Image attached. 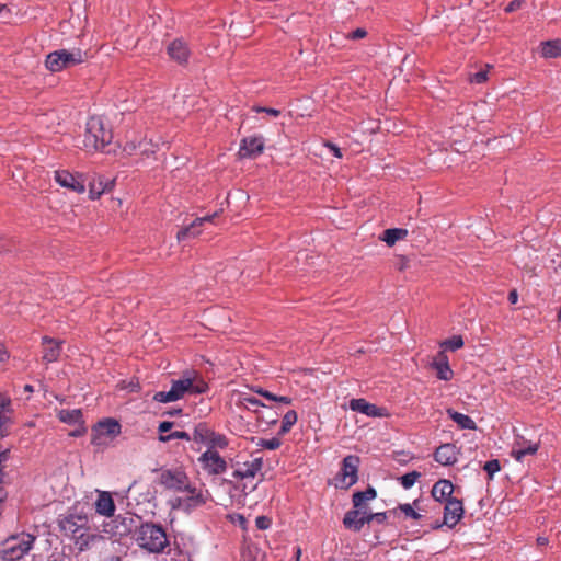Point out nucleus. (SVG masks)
<instances>
[{
    "mask_svg": "<svg viewBox=\"0 0 561 561\" xmlns=\"http://www.w3.org/2000/svg\"><path fill=\"white\" fill-rule=\"evenodd\" d=\"M517 299H518V295L515 290H512L510 294H508V300L511 304H516L517 302Z\"/></svg>",
    "mask_w": 561,
    "mask_h": 561,
    "instance_id": "bf43d9fd",
    "label": "nucleus"
},
{
    "mask_svg": "<svg viewBox=\"0 0 561 561\" xmlns=\"http://www.w3.org/2000/svg\"><path fill=\"white\" fill-rule=\"evenodd\" d=\"M172 422L164 421L159 424L158 431L162 435L163 433L169 432L172 428Z\"/></svg>",
    "mask_w": 561,
    "mask_h": 561,
    "instance_id": "3c124183",
    "label": "nucleus"
},
{
    "mask_svg": "<svg viewBox=\"0 0 561 561\" xmlns=\"http://www.w3.org/2000/svg\"><path fill=\"white\" fill-rule=\"evenodd\" d=\"M80 426L81 427L79 430L73 431L70 435L71 436H81L85 432V428L82 425H80Z\"/></svg>",
    "mask_w": 561,
    "mask_h": 561,
    "instance_id": "052dcab7",
    "label": "nucleus"
},
{
    "mask_svg": "<svg viewBox=\"0 0 561 561\" xmlns=\"http://www.w3.org/2000/svg\"><path fill=\"white\" fill-rule=\"evenodd\" d=\"M3 11H8L7 5H5V4H1V3H0V14H1Z\"/></svg>",
    "mask_w": 561,
    "mask_h": 561,
    "instance_id": "774afa93",
    "label": "nucleus"
},
{
    "mask_svg": "<svg viewBox=\"0 0 561 561\" xmlns=\"http://www.w3.org/2000/svg\"><path fill=\"white\" fill-rule=\"evenodd\" d=\"M417 504H419V501H417V500H415V501L413 502V504H409V503L400 504V505L398 506V510H400V511H401V512H402L407 517H410V518H412V519L417 520V519H420V518H421V516H422L419 512H416V511L414 510V506H416V507H417Z\"/></svg>",
    "mask_w": 561,
    "mask_h": 561,
    "instance_id": "e433bc0d",
    "label": "nucleus"
},
{
    "mask_svg": "<svg viewBox=\"0 0 561 561\" xmlns=\"http://www.w3.org/2000/svg\"><path fill=\"white\" fill-rule=\"evenodd\" d=\"M483 469L486 471L488 477L491 480L493 476L501 470V466L497 459H493L486 461Z\"/></svg>",
    "mask_w": 561,
    "mask_h": 561,
    "instance_id": "a19ab883",
    "label": "nucleus"
},
{
    "mask_svg": "<svg viewBox=\"0 0 561 561\" xmlns=\"http://www.w3.org/2000/svg\"><path fill=\"white\" fill-rule=\"evenodd\" d=\"M431 366L436 370V376L440 380L448 381L454 376L449 363L436 364L432 362Z\"/></svg>",
    "mask_w": 561,
    "mask_h": 561,
    "instance_id": "473e14b6",
    "label": "nucleus"
},
{
    "mask_svg": "<svg viewBox=\"0 0 561 561\" xmlns=\"http://www.w3.org/2000/svg\"><path fill=\"white\" fill-rule=\"evenodd\" d=\"M134 540L140 549L153 554L163 553L170 545L165 529L152 522L137 526Z\"/></svg>",
    "mask_w": 561,
    "mask_h": 561,
    "instance_id": "7ed1b4c3",
    "label": "nucleus"
},
{
    "mask_svg": "<svg viewBox=\"0 0 561 561\" xmlns=\"http://www.w3.org/2000/svg\"><path fill=\"white\" fill-rule=\"evenodd\" d=\"M359 466V457L355 455H348L343 459L341 476L345 486H351L357 482V472Z\"/></svg>",
    "mask_w": 561,
    "mask_h": 561,
    "instance_id": "dca6fc26",
    "label": "nucleus"
},
{
    "mask_svg": "<svg viewBox=\"0 0 561 561\" xmlns=\"http://www.w3.org/2000/svg\"><path fill=\"white\" fill-rule=\"evenodd\" d=\"M253 111L260 113V112H264L271 116H274V117H277L280 115V111L279 110H276V108H271V107H261V106H256V107H253Z\"/></svg>",
    "mask_w": 561,
    "mask_h": 561,
    "instance_id": "a18cd8bd",
    "label": "nucleus"
},
{
    "mask_svg": "<svg viewBox=\"0 0 561 561\" xmlns=\"http://www.w3.org/2000/svg\"><path fill=\"white\" fill-rule=\"evenodd\" d=\"M85 53L80 49H59L47 55L45 66L53 72H58L84 61Z\"/></svg>",
    "mask_w": 561,
    "mask_h": 561,
    "instance_id": "423d86ee",
    "label": "nucleus"
},
{
    "mask_svg": "<svg viewBox=\"0 0 561 561\" xmlns=\"http://www.w3.org/2000/svg\"><path fill=\"white\" fill-rule=\"evenodd\" d=\"M433 363H436V364L448 363V358L445 354V350L438 352V354L434 357Z\"/></svg>",
    "mask_w": 561,
    "mask_h": 561,
    "instance_id": "603ef678",
    "label": "nucleus"
},
{
    "mask_svg": "<svg viewBox=\"0 0 561 561\" xmlns=\"http://www.w3.org/2000/svg\"><path fill=\"white\" fill-rule=\"evenodd\" d=\"M325 146L331 150V152L334 154V157L342 158L341 149L337 146H335L334 144H331V142H327Z\"/></svg>",
    "mask_w": 561,
    "mask_h": 561,
    "instance_id": "5fc2aeb1",
    "label": "nucleus"
},
{
    "mask_svg": "<svg viewBox=\"0 0 561 561\" xmlns=\"http://www.w3.org/2000/svg\"><path fill=\"white\" fill-rule=\"evenodd\" d=\"M55 180L59 185L70 188L73 192L83 193L85 191L83 182L66 170L56 171Z\"/></svg>",
    "mask_w": 561,
    "mask_h": 561,
    "instance_id": "4be33fe9",
    "label": "nucleus"
},
{
    "mask_svg": "<svg viewBox=\"0 0 561 561\" xmlns=\"http://www.w3.org/2000/svg\"><path fill=\"white\" fill-rule=\"evenodd\" d=\"M463 505L458 499H448L444 508L443 524L448 528H454L463 516Z\"/></svg>",
    "mask_w": 561,
    "mask_h": 561,
    "instance_id": "2eb2a0df",
    "label": "nucleus"
},
{
    "mask_svg": "<svg viewBox=\"0 0 561 561\" xmlns=\"http://www.w3.org/2000/svg\"><path fill=\"white\" fill-rule=\"evenodd\" d=\"M137 529L136 519L133 515H117L102 525V531L111 537L123 538Z\"/></svg>",
    "mask_w": 561,
    "mask_h": 561,
    "instance_id": "6e6552de",
    "label": "nucleus"
},
{
    "mask_svg": "<svg viewBox=\"0 0 561 561\" xmlns=\"http://www.w3.org/2000/svg\"><path fill=\"white\" fill-rule=\"evenodd\" d=\"M447 414L449 415V417L455 423H457V425L460 428H463V430H476V422L469 415L459 413V412L454 411L451 409L447 410Z\"/></svg>",
    "mask_w": 561,
    "mask_h": 561,
    "instance_id": "c756f323",
    "label": "nucleus"
},
{
    "mask_svg": "<svg viewBox=\"0 0 561 561\" xmlns=\"http://www.w3.org/2000/svg\"><path fill=\"white\" fill-rule=\"evenodd\" d=\"M112 139V130L101 117L92 116L88 119L83 139V147L87 151L103 150Z\"/></svg>",
    "mask_w": 561,
    "mask_h": 561,
    "instance_id": "20e7f679",
    "label": "nucleus"
},
{
    "mask_svg": "<svg viewBox=\"0 0 561 561\" xmlns=\"http://www.w3.org/2000/svg\"><path fill=\"white\" fill-rule=\"evenodd\" d=\"M160 484L165 489L174 491H184L188 488L187 477L182 471H162L160 474Z\"/></svg>",
    "mask_w": 561,
    "mask_h": 561,
    "instance_id": "4468645a",
    "label": "nucleus"
},
{
    "mask_svg": "<svg viewBox=\"0 0 561 561\" xmlns=\"http://www.w3.org/2000/svg\"><path fill=\"white\" fill-rule=\"evenodd\" d=\"M408 236V230L401 228H391L383 231L380 238L389 247L393 245L398 240L404 239Z\"/></svg>",
    "mask_w": 561,
    "mask_h": 561,
    "instance_id": "7c9ffc66",
    "label": "nucleus"
},
{
    "mask_svg": "<svg viewBox=\"0 0 561 561\" xmlns=\"http://www.w3.org/2000/svg\"><path fill=\"white\" fill-rule=\"evenodd\" d=\"M264 140L260 136L244 138L241 142L239 154L241 158H255L263 152Z\"/></svg>",
    "mask_w": 561,
    "mask_h": 561,
    "instance_id": "f3484780",
    "label": "nucleus"
},
{
    "mask_svg": "<svg viewBox=\"0 0 561 561\" xmlns=\"http://www.w3.org/2000/svg\"><path fill=\"white\" fill-rule=\"evenodd\" d=\"M42 345H43L42 360L45 364H50V363L58 360L60 353H61V342L60 341L54 340L49 336H43Z\"/></svg>",
    "mask_w": 561,
    "mask_h": 561,
    "instance_id": "aec40b11",
    "label": "nucleus"
},
{
    "mask_svg": "<svg viewBox=\"0 0 561 561\" xmlns=\"http://www.w3.org/2000/svg\"><path fill=\"white\" fill-rule=\"evenodd\" d=\"M488 69L489 66H486V69L480 70L472 76H470V82L481 84L484 83L488 80Z\"/></svg>",
    "mask_w": 561,
    "mask_h": 561,
    "instance_id": "79ce46f5",
    "label": "nucleus"
},
{
    "mask_svg": "<svg viewBox=\"0 0 561 561\" xmlns=\"http://www.w3.org/2000/svg\"><path fill=\"white\" fill-rule=\"evenodd\" d=\"M420 477L421 473L419 471H411L403 474L399 480L403 489L409 490L414 485Z\"/></svg>",
    "mask_w": 561,
    "mask_h": 561,
    "instance_id": "58836bf2",
    "label": "nucleus"
},
{
    "mask_svg": "<svg viewBox=\"0 0 561 561\" xmlns=\"http://www.w3.org/2000/svg\"><path fill=\"white\" fill-rule=\"evenodd\" d=\"M350 408L351 410L363 413L367 416L382 417L387 415L385 408L371 404L365 399H352L350 401Z\"/></svg>",
    "mask_w": 561,
    "mask_h": 561,
    "instance_id": "412c9836",
    "label": "nucleus"
},
{
    "mask_svg": "<svg viewBox=\"0 0 561 561\" xmlns=\"http://www.w3.org/2000/svg\"><path fill=\"white\" fill-rule=\"evenodd\" d=\"M280 444L282 442L279 438L273 437L271 439H262L260 445L266 449L275 450L279 448Z\"/></svg>",
    "mask_w": 561,
    "mask_h": 561,
    "instance_id": "37998d69",
    "label": "nucleus"
},
{
    "mask_svg": "<svg viewBox=\"0 0 561 561\" xmlns=\"http://www.w3.org/2000/svg\"><path fill=\"white\" fill-rule=\"evenodd\" d=\"M541 56L543 58H557L561 56V41L552 39L541 43Z\"/></svg>",
    "mask_w": 561,
    "mask_h": 561,
    "instance_id": "c85d7f7f",
    "label": "nucleus"
},
{
    "mask_svg": "<svg viewBox=\"0 0 561 561\" xmlns=\"http://www.w3.org/2000/svg\"><path fill=\"white\" fill-rule=\"evenodd\" d=\"M198 462L202 469L210 476H218L227 470L226 460L215 448H208L198 458Z\"/></svg>",
    "mask_w": 561,
    "mask_h": 561,
    "instance_id": "9b49d317",
    "label": "nucleus"
},
{
    "mask_svg": "<svg viewBox=\"0 0 561 561\" xmlns=\"http://www.w3.org/2000/svg\"><path fill=\"white\" fill-rule=\"evenodd\" d=\"M159 148V144L148 138L147 134H136L135 131L126 135V142L123 146V151L129 156L140 154L142 157H150L156 153Z\"/></svg>",
    "mask_w": 561,
    "mask_h": 561,
    "instance_id": "0eeeda50",
    "label": "nucleus"
},
{
    "mask_svg": "<svg viewBox=\"0 0 561 561\" xmlns=\"http://www.w3.org/2000/svg\"><path fill=\"white\" fill-rule=\"evenodd\" d=\"M537 542L539 546H546L548 543V539L546 537H538Z\"/></svg>",
    "mask_w": 561,
    "mask_h": 561,
    "instance_id": "680f3d73",
    "label": "nucleus"
},
{
    "mask_svg": "<svg viewBox=\"0 0 561 561\" xmlns=\"http://www.w3.org/2000/svg\"><path fill=\"white\" fill-rule=\"evenodd\" d=\"M520 4H522L520 0H514L508 3V5L506 7V11L513 12V11L517 10L520 7Z\"/></svg>",
    "mask_w": 561,
    "mask_h": 561,
    "instance_id": "4d7b16f0",
    "label": "nucleus"
},
{
    "mask_svg": "<svg viewBox=\"0 0 561 561\" xmlns=\"http://www.w3.org/2000/svg\"><path fill=\"white\" fill-rule=\"evenodd\" d=\"M108 183H104L103 180L90 183L89 194L91 199L99 198L107 188Z\"/></svg>",
    "mask_w": 561,
    "mask_h": 561,
    "instance_id": "c9c22d12",
    "label": "nucleus"
},
{
    "mask_svg": "<svg viewBox=\"0 0 561 561\" xmlns=\"http://www.w3.org/2000/svg\"><path fill=\"white\" fill-rule=\"evenodd\" d=\"M121 433V425L113 419L99 422L91 434V444L94 446H104L108 439L114 438Z\"/></svg>",
    "mask_w": 561,
    "mask_h": 561,
    "instance_id": "1a4fd4ad",
    "label": "nucleus"
},
{
    "mask_svg": "<svg viewBox=\"0 0 561 561\" xmlns=\"http://www.w3.org/2000/svg\"><path fill=\"white\" fill-rule=\"evenodd\" d=\"M159 439L161 442H170L172 439L191 440L192 439V435H190L185 431H174V432L170 433L169 435H160Z\"/></svg>",
    "mask_w": 561,
    "mask_h": 561,
    "instance_id": "ea45409f",
    "label": "nucleus"
},
{
    "mask_svg": "<svg viewBox=\"0 0 561 561\" xmlns=\"http://www.w3.org/2000/svg\"><path fill=\"white\" fill-rule=\"evenodd\" d=\"M60 531L71 539L76 548L87 551L96 541L103 539L102 535L91 531L90 518L85 513L70 512L59 519Z\"/></svg>",
    "mask_w": 561,
    "mask_h": 561,
    "instance_id": "f257e3e1",
    "label": "nucleus"
},
{
    "mask_svg": "<svg viewBox=\"0 0 561 561\" xmlns=\"http://www.w3.org/2000/svg\"><path fill=\"white\" fill-rule=\"evenodd\" d=\"M459 450L454 444H443L434 453V459L442 466H453L458 460Z\"/></svg>",
    "mask_w": 561,
    "mask_h": 561,
    "instance_id": "6ab92c4d",
    "label": "nucleus"
},
{
    "mask_svg": "<svg viewBox=\"0 0 561 561\" xmlns=\"http://www.w3.org/2000/svg\"><path fill=\"white\" fill-rule=\"evenodd\" d=\"M360 513H365V511H360V508L356 507L347 511L343 518L344 527L356 533L360 531L363 528V519H360Z\"/></svg>",
    "mask_w": 561,
    "mask_h": 561,
    "instance_id": "a878e982",
    "label": "nucleus"
},
{
    "mask_svg": "<svg viewBox=\"0 0 561 561\" xmlns=\"http://www.w3.org/2000/svg\"><path fill=\"white\" fill-rule=\"evenodd\" d=\"M370 518H373V522H377L378 524H383L387 520V513L386 512L374 513V515H371Z\"/></svg>",
    "mask_w": 561,
    "mask_h": 561,
    "instance_id": "09e8293b",
    "label": "nucleus"
},
{
    "mask_svg": "<svg viewBox=\"0 0 561 561\" xmlns=\"http://www.w3.org/2000/svg\"><path fill=\"white\" fill-rule=\"evenodd\" d=\"M297 419H298V416H297L296 411H294V410L287 411L283 417L279 433L280 434L288 433L290 431V428L293 427V425L297 422Z\"/></svg>",
    "mask_w": 561,
    "mask_h": 561,
    "instance_id": "72a5a7b5",
    "label": "nucleus"
},
{
    "mask_svg": "<svg viewBox=\"0 0 561 561\" xmlns=\"http://www.w3.org/2000/svg\"><path fill=\"white\" fill-rule=\"evenodd\" d=\"M11 399L0 393V430L9 422V414L12 413Z\"/></svg>",
    "mask_w": 561,
    "mask_h": 561,
    "instance_id": "2f4dec72",
    "label": "nucleus"
},
{
    "mask_svg": "<svg viewBox=\"0 0 561 561\" xmlns=\"http://www.w3.org/2000/svg\"><path fill=\"white\" fill-rule=\"evenodd\" d=\"M167 51L170 58L179 64L187 62L190 57V49L186 43L180 38L172 41L169 44Z\"/></svg>",
    "mask_w": 561,
    "mask_h": 561,
    "instance_id": "5701e85b",
    "label": "nucleus"
},
{
    "mask_svg": "<svg viewBox=\"0 0 561 561\" xmlns=\"http://www.w3.org/2000/svg\"><path fill=\"white\" fill-rule=\"evenodd\" d=\"M98 499L94 503L95 512L104 517H113L116 506L112 494L107 491L96 490Z\"/></svg>",
    "mask_w": 561,
    "mask_h": 561,
    "instance_id": "a211bd4d",
    "label": "nucleus"
},
{
    "mask_svg": "<svg viewBox=\"0 0 561 561\" xmlns=\"http://www.w3.org/2000/svg\"><path fill=\"white\" fill-rule=\"evenodd\" d=\"M463 346V340L460 335H454L450 339H447L440 342V347L449 351H457Z\"/></svg>",
    "mask_w": 561,
    "mask_h": 561,
    "instance_id": "4c0bfd02",
    "label": "nucleus"
},
{
    "mask_svg": "<svg viewBox=\"0 0 561 561\" xmlns=\"http://www.w3.org/2000/svg\"><path fill=\"white\" fill-rule=\"evenodd\" d=\"M256 392H257L259 394H261L262 397H264V398H266V399L271 400V401H275V400H276V396H275V394H273L272 392L267 391V390H264V389H261V388H260V389H257V390H256Z\"/></svg>",
    "mask_w": 561,
    "mask_h": 561,
    "instance_id": "6e6d98bb",
    "label": "nucleus"
},
{
    "mask_svg": "<svg viewBox=\"0 0 561 561\" xmlns=\"http://www.w3.org/2000/svg\"><path fill=\"white\" fill-rule=\"evenodd\" d=\"M233 468L232 477L237 480L254 478L263 468L262 457L251 456L245 461H236L231 465Z\"/></svg>",
    "mask_w": 561,
    "mask_h": 561,
    "instance_id": "f8f14e48",
    "label": "nucleus"
},
{
    "mask_svg": "<svg viewBox=\"0 0 561 561\" xmlns=\"http://www.w3.org/2000/svg\"><path fill=\"white\" fill-rule=\"evenodd\" d=\"M184 492H187V500L191 502L190 505L197 506L206 502V499L204 497L201 490H196L195 488H191L188 485Z\"/></svg>",
    "mask_w": 561,
    "mask_h": 561,
    "instance_id": "f704fd0d",
    "label": "nucleus"
},
{
    "mask_svg": "<svg viewBox=\"0 0 561 561\" xmlns=\"http://www.w3.org/2000/svg\"><path fill=\"white\" fill-rule=\"evenodd\" d=\"M275 401L284 403V404H290L293 402L291 398L290 397H286V396H280V397L276 396V400Z\"/></svg>",
    "mask_w": 561,
    "mask_h": 561,
    "instance_id": "13d9d810",
    "label": "nucleus"
},
{
    "mask_svg": "<svg viewBox=\"0 0 561 561\" xmlns=\"http://www.w3.org/2000/svg\"><path fill=\"white\" fill-rule=\"evenodd\" d=\"M60 422L69 425H83L82 411L80 409H61L57 412Z\"/></svg>",
    "mask_w": 561,
    "mask_h": 561,
    "instance_id": "cd10ccee",
    "label": "nucleus"
},
{
    "mask_svg": "<svg viewBox=\"0 0 561 561\" xmlns=\"http://www.w3.org/2000/svg\"><path fill=\"white\" fill-rule=\"evenodd\" d=\"M105 561H122V558L118 556H111Z\"/></svg>",
    "mask_w": 561,
    "mask_h": 561,
    "instance_id": "e2e57ef3",
    "label": "nucleus"
},
{
    "mask_svg": "<svg viewBox=\"0 0 561 561\" xmlns=\"http://www.w3.org/2000/svg\"><path fill=\"white\" fill-rule=\"evenodd\" d=\"M377 492L374 488L368 486L363 492H355L352 496L353 506L356 508H360V511H365L368 506L367 502L376 499Z\"/></svg>",
    "mask_w": 561,
    "mask_h": 561,
    "instance_id": "bb28decb",
    "label": "nucleus"
},
{
    "mask_svg": "<svg viewBox=\"0 0 561 561\" xmlns=\"http://www.w3.org/2000/svg\"><path fill=\"white\" fill-rule=\"evenodd\" d=\"M192 439L195 443L207 446L208 448H225L228 445V440L224 435L214 432L205 423H199L195 426Z\"/></svg>",
    "mask_w": 561,
    "mask_h": 561,
    "instance_id": "9d476101",
    "label": "nucleus"
},
{
    "mask_svg": "<svg viewBox=\"0 0 561 561\" xmlns=\"http://www.w3.org/2000/svg\"><path fill=\"white\" fill-rule=\"evenodd\" d=\"M24 390H25L26 392H33V391H34V389H33V387H32L31 385H26V386L24 387Z\"/></svg>",
    "mask_w": 561,
    "mask_h": 561,
    "instance_id": "0e129e2a",
    "label": "nucleus"
},
{
    "mask_svg": "<svg viewBox=\"0 0 561 561\" xmlns=\"http://www.w3.org/2000/svg\"><path fill=\"white\" fill-rule=\"evenodd\" d=\"M208 389L201 374L193 369L182 373L181 377L171 381L169 391H159L153 396V400L160 403L174 402L183 399L186 394H201Z\"/></svg>",
    "mask_w": 561,
    "mask_h": 561,
    "instance_id": "f03ea898",
    "label": "nucleus"
},
{
    "mask_svg": "<svg viewBox=\"0 0 561 561\" xmlns=\"http://www.w3.org/2000/svg\"><path fill=\"white\" fill-rule=\"evenodd\" d=\"M244 401L248 403V408L265 407L256 398H244Z\"/></svg>",
    "mask_w": 561,
    "mask_h": 561,
    "instance_id": "864d4df0",
    "label": "nucleus"
},
{
    "mask_svg": "<svg viewBox=\"0 0 561 561\" xmlns=\"http://www.w3.org/2000/svg\"><path fill=\"white\" fill-rule=\"evenodd\" d=\"M296 554H297V561H299V558L301 556V549L299 547L296 548Z\"/></svg>",
    "mask_w": 561,
    "mask_h": 561,
    "instance_id": "69168bd1",
    "label": "nucleus"
},
{
    "mask_svg": "<svg viewBox=\"0 0 561 561\" xmlns=\"http://www.w3.org/2000/svg\"><path fill=\"white\" fill-rule=\"evenodd\" d=\"M10 358V353L5 345L0 341V363H5Z\"/></svg>",
    "mask_w": 561,
    "mask_h": 561,
    "instance_id": "49530a36",
    "label": "nucleus"
},
{
    "mask_svg": "<svg viewBox=\"0 0 561 561\" xmlns=\"http://www.w3.org/2000/svg\"><path fill=\"white\" fill-rule=\"evenodd\" d=\"M454 492V484L449 480H439L437 481L431 491V494L435 501L438 502H447L448 499H453L451 494Z\"/></svg>",
    "mask_w": 561,
    "mask_h": 561,
    "instance_id": "393cba45",
    "label": "nucleus"
},
{
    "mask_svg": "<svg viewBox=\"0 0 561 561\" xmlns=\"http://www.w3.org/2000/svg\"><path fill=\"white\" fill-rule=\"evenodd\" d=\"M36 537L28 533L9 536L0 543V558L5 561H19L33 548Z\"/></svg>",
    "mask_w": 561,
    "mask_h": 561,
    "instance_id": "39448f33",
    "label": "nucleus"
},
{
    "mask_svg": "<svg viewBox=\"0 0 561 561\" xmlns=\"http://www.w3.org/2000/svg\"><path fill=\"white\" fill-rule=\"evenodd\" d=\"M366 34H367L366 30L356 28L348 35V37L352 39H359V38H364L366 36Z\"/></svg>",
    "mask_w": 561,
    "mask_h": 561,
    "instance_id": "de8ad7c7",
    "label": "nucleus"
},
{
    "mask_svg": "<svg viewBox=\"0 0 561 561\" xmlns=\"http://www.w3.org/2000/svg\"><path fill=\"white\" fill-rule=\"evenodd\" d=\"M371 515H374V513L369 512L368 506L365 508V513H360V519H363V526L365 524L373 523V518H370Z\"/></svg>",
    "mask_w": 561,
    "mask_h": 561,
    "instance_id": "8fccbe9b",
    "label": "nucleus"
},
{
    "mask_svg": "<svg viewBox=\"0 0 561 561\" xmlns=\"http://www.w3.org/2000/svg\"><path fill=\"white\" fill-rule=\"evenodd\" d=\"M276 421H277V420H276V417H275V416H272V417H270V419L267 420V422H268L270 424H274V423H276Z\"/></svg>",
    "mask_w": 561,
    "mask_h": 561,
    "instance_id": "338daca9",
    "label": "nucleus"
},
{
    "mask_svg": "<svg viewBox=\"0 0 561 561\" xmlns=\"http://www.w3.org/2000/svg\"><path fill=\"white\" fill-rule=\"evenodd\" d=\"M255 525L259 529H267L271 526V519L266 516H257L255 519Z\"/></svg>",
    "mask_w": 561,
    "mask_h": 561,
    "instance_id": "c03bdc74",
    "label": "nucleus"
},
{
    "mask_svg": "<svg viewBox=\"0 0 561 561\" xmlns=\"http://www.w3.org/2000/svg\"><path fill=\"white\" fill-rule=\"evenodd\" d=\"M218 216V213H214L213 215H209V216H204V217H201V218H196L190 226L181 229L178 234H176V239L179 241H183L190 237H196L201 233V230H198V228L204 224V222H208V221H211L215 217Z\"/></svg>",
    "mask_w": 561,
    "mask_h": 561,
    "instance_id": "b1692460",
    "label": "nucleus"
},
{
    "mask_svg": "<svg viewBox=\"0 0 561 561\" xmlns=\"http://www.w3.org/2000/svg\"><path fill=\"white\" fill-rule=\"evenodd\" d=\"M540 443L526 439L524 436L517 434L514 437L511 447V456L516 461H523L527 455H535L539 449Z\"/></svg>",
    "mask_w": 561,
    "mask_h": 561,
    "instance_id": "ddd939ff",
    "label": "nucleus"
}]
</instances>
